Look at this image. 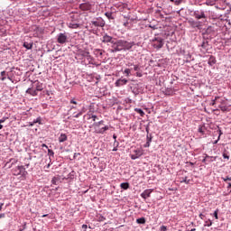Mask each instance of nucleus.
Instances as JSON below:
<instances>
[{"mask_svg":"<svg viewBox=\"0 0 231 231\" xmlns=\"http://www.w3.org/2000/svg\"><path fill=\"white\" fill-rule=\"evenodd\" d=\"M134 46V42H129L125 40H116L114 45H112V53H116V51H126L127 50H131Z\"/></svg>","mask_w":231,"mask_h":231,"instance_id":"f257e3e1","label":"nucleus"},{"mask_svg":"<svg viewBox=\"0 0 231 231\" xmlns=\"http://www.w3.org/2000/svg\"><path fill=\"white\" fill-rule=\"evenodd\" d=\"M104 125V120H101L99 122L94 123L93 127H94V133L96 134H104L106 131H109V125Z\"/></svg>","mask_w":231,"mask_h":231,"instance_id":"f03ea898","label":"nucleus"},{"mask_svg":"<svg viewBox=\"0 0 231 231\" xmlns=\"http://www.w3.org/2000/svg\"><path fill=\"white\" fill-rule=\"evenodd\" d=\"M13 174L14 176H22V178L26 179L28 171H26V168H24V166H17L13 169Z\"/></svg>","mask_w":231,"mask_h":231,"instance_id":"7ed1b4c3","label":"nucleus"},{"mask_svg":"<svg viewBox=\"0 0 231 231\" xmlns=\"http://www.w3.org/2000/svg\"><path fill=\"white\" fill-rule=\"evenodd\" d=\"M57 42L59 44H66V42H68V34H66L65 32L59 33L57 36Z\"/></svg>","mask_w":231,"mask_h":231,"instance_id":"20e7f679","label":"nucleus"},{"mask_svg":"<svg viewBox=\"0 0 231 231\" xmlns=\"http://www.w3.org/2000/svg\"><path fill=\"white\" fill-rule=\"evenodd\" d=\"M153 46L154 48H157V50H160V48H163V39L155 38L153 40Z\"/></svg>","mask_w":231,"mask_h":231,"instance_id":"39448f33","label":"nucleus"},{"mask_svg":"<svg viewBox=\"0 0 231 231\" xmlns=\"http://www.w3.org/2000/svg\"><path fill=\"white\" fill-rule=\"evenodd\" d=\"M116 42V40L113 39V37H111L107 34L103 36L102 42H105V43L110 42L112 44V46H115Z\"/></svg>","mask_w":231,"mask_h":231,"instance_id":"423d86ee","label":"nucleus"},{"mask_svg":"<svg viewBox=\"0 0 231 231\" xmlns=\"http://www.w3.org/2000/svg\"><path fill=\"white\" fill-rule=\"evenodd\" d=\"M79 10H82L83 12H88V10H91V4H89V2L80 4Z\"/></svg>","mask_w":231,"mask_h":231,"instance_id":"0eeeda50","label":"nucleus"},{"mask_svg":"<svg viewBox=\"0 0 231 231\" xmlns=\"http://www.w3.org/2000/svg\"><path fill=\"white\" fill-rule=\"evenodd\" d=\"M32 88H35V90L37 92L42 91V89H44V87H43L42 83H41L40 81H34L33 85H32Z\"/></svg>","mask_w":231,"mask_h":231,"instance_id":"6e6552de","label":"nucleus"},{"mask_svg":"<svg viewBox=\"0 0 231 231\" xmlns=\"http://www.w3.org/2000/svg\"><path fill=\"white\" fill-rule=\"evenodd\" d=\"M151 194H152V189H145L141 194V198H143V199H147V198H151Z\"/></svg>","mask_w":231,"mask_h":231,"instance_id":"1a4fd4ad","label":"nucleus"},{"mask_svg":"<svg viewBox=\"0 0 231 231\" xmlns=\"http://www.w3.org/2000/svg\"><path fill=\"white\" fill-rule=\"evenodd\" d=\"M125 84H127V79H119L115 83L116 88H122V86H125Z\"/></svg>","mask_w":231,"mask_h":231,"instance_id":"9d476101","label":"nucleus"},{"mask_svg":"<svg viewBox=\"0 0 231 231\" xmlns=\"http://www.w3.org/2000/svg\"><path fill=\"white\" fill-rule=\"evenodd\" d=\"M194 17L195 19H207V15H205L204 12H195Z\"/></svg>","mask_w":231,"mask_h":231,"instance_id":"9b49d317","label":"nucleus"},{"mask_svg":"<svg viewBox=\"0 0 231 231\" xmlns=\"http://www.w3.org/2000/svg\"><path fill=\"white\" fill-rule=\"evenodd\" d=\"M134 152V154L131 155L132 160H137V158H140L143 154L141 150H135Z\"/></svg>","mask_w":231,"mask_h":231,"instance_id":"f8f14e48","label":"nucleus"},{"mask_svg":"<svg viewBox=\"0 0 231 231\" xmlns=\"http://www.w3.org/2000/svg\"><path fill=\"white\" fill-rule=\"evenodd\" d=\"M26 93H28L29 95H31L32 97H37L38 95V92L35 88H30L26 90Z\"/></svg>","mask_w":231,"mask_h":231,"instance_id":"ddd939ff","label":"nucleus"},{"mask_svg":"<svg viewBox=\"0 0 231 231\" xmlns=\"http://www.w3.org/2000/svg\"><path fill=\"white\" fill-rule=\"evenodd\" d=\"M189 24L193 28H199L201 26V23L199 22H195V21H189Z\"/></svg>","mask_w":231,"mask_h":231,"instance_id":"4468645a","label":"nucleus"},{"mask_svg":"<svg viewBox=\"0 0 231 231\" xmlns=\"http://www.w3.org/2000/svg\"><path fill=\"white\" fill-rule=\"evenodd\" d=\"M92 24H93V26H97V27H103L104 26V22L103 21H93L92 22Z\"/></svg>","mask_w":231,"mask_h":231,"instance_id":"2eb2a0df","label":"nucleus"},{"mask_svg":"<svg viewBox=\"0 0 231 231\" xmlns=\"http://www.w3.org/2000/svg\"><path fill=\"white\" fill-rule=\"evenodd\" d=\"M66 140H68V135H66V134H61L59 137V142L62 143L66 142Z\"/></svg>","mask_w":231,"mask_h":231,"instance_id":"dca6fc26","label":"nucleus"},{"mask_svg":"<svg viewBox=\"0 0 231 231\" xmlns=\"http://www.w3.org/2000/svg\"><path fill=\"white\" fill-rule=\"evenodd\" d=\"M120 187L123 190H127V189H129V182H123L120 184Z\"/></svg>","mask_w":231,"mask_h":231,"instance_id":"f3484780","label":"nucleus"},{"mask_svg":"<svg viewBox=\"0 0 231 231\" xmlns=\"http://www.w3.org/2000/svg\"><path fill=\"white\" fill-rule=\"evenodd\" d=\"M35 124H41V117H38L37 119L33 120V122L29 123V125L31 127H33V125H35Z\"/></svg>","mask_w":231,"mask_h":231,"instance_id":"a211bd4d","label":"nucleus"},{"mask_svg":"<svg viewBox=\"0 0 231 231\" xmlns=\"http://www.w3.org/2000/svg\"><path fill=\"white\" fill-rule=\"evenodd\" d=\"M145 217H140L136 219V223H138V225H145Z\"/></svg>","mask_w":231,"mask_h":231,"instance_id":"6ab92c4d","label":"nucleus"},{"mask_svg":"<svg viewBox=\"0 0 231 231\" xmlns=\"http://www.w3.org/2000/svg\"><path fill=\"white\" fill-rule=\"evenodd\" d=\"M135 113H138L140 116H145V112L142 108H134Z\"/></svg>","mask_w":231,"mask_h":231,"instance_id":"aec40b11","label":"nucleus"},{"mask_svg":"<svg viewBox=\"0 0 231 231\" xmlns=\"http://www.w3.org/2000/svg\"><path fill=\"white\" fill-rule=\"evenodd\" d=\"M209 66H214L216 64V58L214 56H211L208 60Z\"/></svg>","mask_w":231,"mask_h":231,"instance_id":"412c9836","label":"nucleus"},{"mask_svg":"<svg viewBox=\"0 0 231 231\" xmlns=\"http://www.w3.org/2000/svg\"><path fill=\"white\" fill-rule=\"evenodd\" d=\"M23 48H26V50H32L33 48V43L24 42Z\"/></svg>","mask_w":231,"mask_h":231,"instance_id":"4be33fe9","label":"nucleus"},{"mask_svg":"<svg viewBox=\"0 0 231 231\" xmlns=\"http://www.w3.org/2000/svg\"><path fill=\"white\" fill-rule=\"evenodd\" d=\"M219 109L223 111V113H226L228 111V106L220 105Z\"/></svg>","mask_w":231,"mask_h":231,"instance_id":"5701e85b","label":"nucleus"},{"mask_svg":"<svg viewBox=\"0 0 231 231\" xmlns=\"http://www.w3.org/2000/svg\"><path fill=\"white\" fill-rule=\"evenodd\" d=\"M180 183H186V185H189V183H190V180H189L187 177H184L180 180Z\"/></svg>","mask_w":231,"mask_h":231,"instance_id":"b1692460","label":"nucleus"},{"mask_svg":"<svg viewBox=\"0 0 231 231\" xmlns=\"http://www.w3.org/2000/svg\"><path fill=\"white\" fill-rule=\"evenodd\" d=\"M208 157V163H211V162H216V157L207 155Z\"/></svg>","mask_w":231,"mask_h":231,"instance_id":"393cba45","label":"nucleus"},{"mask_svg":"<svg viewBox=\"0 0 231 231\" xmlns=\"http://www.w3.org/2000/svg\"><path fill=\"white\" fill-rule=\"evenodd\" d=\"M5 75H6V71L4 70L1 72V77H2L1 80L3 81L6 80Z\"/></svg>","mask_w":231,"mask_h":231,"instance_id":"a878e982","label":"nucleus"},{"mask_svg":"<svg viewBox=\"0 0 231 231\" xmlns=\"http://www.w3.org/2000/svg\"><path fill=\"white\" fill-rule=\"evenodd\" d=\"M69 27L73 28V29H77V28H79V23H69Z\"/></svg>","mask_w":231,"mask_h":231,"instance_id":"bb28decb","label":"nucleus"},{"mask_svg":"<svg viewBox=\"0 0 231 231\" xmlns=\"http://www.w3.org/2000/svg\"><path fill=\"white\" fill-rule=\"evenodd\" d=\"M212 225V220L208 219V221H205L204 226H210Z\"/></svg>","mask_w":231,"mask_h":231,"instance_id":"cd10ccee","label":"nucleus"},{"mask_svg":"<svg viewBox=\"0 0 231 231\" xmlns=\"http://www.w3.org/2000/svg\"><path fill=\"white\" fill-rule=\"evenodd\" d=\"M124 73L126 74V77H129L131 75V69H125Z\"/></svg>","mask_w":231,"mask_h":231,"instance_id":"c85d7f7f","label":"nucleus"},{"mask_svg":"<svg viewBox=\"0 0 231 231\" xmlns=\"http://www.w3.org/2000/svg\"><path fill=\"white\" fill-rule=\"evenodd\" d=\"M54 154H55V152H53V150H51V149L48 150V155L49 156H53Z\"/></svg>","mask_w":231,"mask_h":231,"instance_id":"c756f323","label":"nucleus"},{"mask_svg":"<svg viewBox=\"0 0 231 231\" xmlns=\"http://www.w3.org/2000/svg\"><path fill=\"white\" fill-rule=\"evenodd\" d=\"M151 142H152V139H148L147 143H145L144 147H151Z\"/></svg>","mask_w":231,"mask_h":231,"instance_id":"7c9ffc66","label":"nucleus"},{"mask_svg":"<svg viewBox=\"0 0 231 231\" xmlns=\"http://www.w3.org/2000/svg\"><path fill=\"white\" fill-rule=\"evenodd\" d=\"M93 116V114H87L86 116H85V117L87 118V120H91V116Z\"/></svg>","mask_w":231,"mask_h":231,"instance_id":"2f4dec72","label":"nucleus"},{"mask_svg":"<svg viewBox=\"0 0 231 231\" xmlns=\"http://www.w3.org/2000/svg\"><path fill=\"white\" fill-rule=\"evenodd\" d=\"M82 56L83 57H89V52L88 51H83Z\"/></svg>","mask_w":231,"mask_h":231,"instance_id":"473e14b6","label":"nucleus"},{"mask_svg":"<svg viewBox=\"0 0 231 231\" xmlns=\"http://www.w3.org/2000/svg\"><path fill=\"white\" fill-rule=\"evenodd\" d=\"M223 181H231V177L222 178Z\"/></svg>","mask_w":231,"mask_h":231,"instance_id":"72a5a7b5","label":"nucleus"},{"mask_svg":"<svg viewBox=\"0 0 231 231\" xmlns=\"http://www.w3.org/2000/svg\"><path fill=\"white\" fill-rule=\"evenodd\" d=\"M217 212H218L217 209L215 210V212H214V217H215V219H219V217H217Z\"/></svg>","mask_w":231,"mask_h":231,"instance_id":"f704fd0d","label":"nucleus"},{"mask_svg":"<svg viewBox=\"0 0 231 231\" xmlns=\"http://www.w3.org/2000/svg\"><path fill=\"white\" fill-rule=\"evenodd\" d=\"M70 104H73L74 106H77V100L75 98H72L70 100Z\"/></svg>","mask_w":231,"mask_h":231,"instance_id":"c9c22d12","label":"nucleus"},{"mask_svg":"<svg viewBox=\"0 0 231 231\" xmlns=\"http://www.w3.org/2000/svg\"><path fill=\"white\" fill-rule=\"evenodd\" d=\"M93 122H97V118H98L96 115L91 116Z\"/></svg>","mask_w":231,"mask_h":231,"instance_id":"e433bc0d","label":"nucleus"},{"mask_svg":"<svg viewBox=\"0 0 231 231\" xmlns=\"http://www.w3.org/2000/svg\"><path fill=\"white\" fill-rule=\"evenodd\" d=\"M160 231H167V227L165 226H162L160 227Z\"/></svg>","mask_w":231,"mask_h":231,"instance_id":"4c0bfd02","label":"nucleus"},{"mask_svg":"<svg viewBox=\"0 0 231 231\" xmlns=\"http://www.w3.org/2000/svg\"><path fill=\"white\" fill-rule=\"evenodd\" d=\"M223 158L226 160H230V156H228L226 153H223Z\"/></svg>","mask_w":231,"mask_h":231,"instance_id":"58836bf2","label":"nucleus"},{"mask_svg":"<svg viewBox=\"0 0 231 231\" xmlns=\"http://www.w3.org/2000/svg\"><path fill=\"white\" fill-rule=\"evenodd\" d=\"M219 97H216L215 99L212 101L211 106H216V100H217Z\"/></svg>","mask_w":231,"mask_h":231,"instance_id":"ea45409f","label":"nucleus"},{"mask_svg":"<svg viewBox=\"0 0 231 231\" xmlns=\"http://www.w3.org/2000/svg\"><path fill=\"white\" fill-rule=\"evenodd\" d=\"M208 157H207V155H206V157L202 160V162L203 163H208Z\"/></svg>","mask_w":231,"mask_h":231,"instance_id":"a19ab883","label":"nucleus"},{"mask_svg":"<svg viewBox=\"0 0 231 231\" xmlns=\"http://www.w3.org/2000/svg\"><path fill=\"white\" fill-rule=\"evenodd\" d=\"M82 229H83V231L88 230V225H86V224L82 225Z\"/></svg>","mask_w":231,"mask_h":231,"instance_id":"79ce46f5","label":"nucleus"},{"mask_svg":"<svg viewBox=\"0 0 231 231\" xmlns=\"http://www.w3.org/2000/svg\"><path fill=\"white\" fill-rule=\"evenodd\" d=\"M134 71H138V69H140V66L134 65Z\"/></svg>","mask_w":231,"mask_h":231,"instance_id":"37998d69","label":"nucleus"},{"mask_svg":"<svg viewBox=\"0 0 231 231\" xmlns=\"http://www.w3.org/2000/svg\"><path fill=\"white\" fill-rule=\"evenodd\" d=\"M79 116H82V112H79L76 116H74V118H79Z\"/></svg>","mask_w":231,"mask_h":231,"instance_id":"c03bdc74","label":"nucleus"},{"mask_svg":"<svg viewBox=\"0 0 231 231\" xmlns=\"http://www.w3.org/2000/svg\"><path fill=\"white\" fill-rule=\"evenodd\" d=\"M5 122H6V118L3 117L2 119H0V124H5Z\"/></svg>","mask_w":231,"mask_h":231,"instance_id":"a18cd8bd","label":"nucleus"},{"mask_svg":"<svg viewBox=\"0 0 231 231\" xmlns=\"http://www.w3.org/2000/svg\"><path fill=\"white\" fill-rule=\"evenodd\" d=\"M111 15H112L111 13H106V16L108 17V19L111 18Z\"/></svg>","mask_w":231,"mask_h":231,"instance_id":"49530a36","label":"nucleus"},{"mask_svg":"<svg viewBox=\"0 0 231 231\" xmlns=\"http://www.w3.org/2000/svg\"><path fill=\"white\" fill-rule=\"evenodd\" d=\"M199 133H203V126L199 127Z\"/></svg>","mask_w":231,"mask_h":231,"instance_id":"de8ad7c7","label":"nucleus"},{"mask_svg":"<svg viewBox=\"0 0 231 231\" xmlns=\"http://www.w3.org/2000/svg\"><path fill=\"white\" fill-rule=\"evenodd\" d=\"M182 1L183 0H177V1H175V5H180V4H181Z\"/></svg>","mask_w":231,"mask_h":231,"instance_id":"09e8293b","label":"nucleus"},{"mask_svg":"<svg viewBox=\"0 0 231 231\" xmlns=\"http://www.w3.org/2000/svg\"><path fill=\"white\" fill-rule=\"evenodd\" d=\"M100 56H102L103 55V52H102V51H100V50H97V51H96Z\"/></svg>","mask_w":231,"mask_h":231,"instance_id":"8fccbe9b","label":"nucleus"},{"mask_svg":"<svg viewBox=\"0 0 231 231\" xmlns=\"http://www.w3.org/2000/svg\"><path fill=\"white\" fill-rule=\"evenodd\" d=\"M136 77H143L142 72H136Z\"/></svg>","mask_w":231,"mask_h":231,"instance_id":"3c124183","label":"nucleus"},{"mask_svg":"<svg viewBox=\"0 0 231 231\" xmlns=\"http://www.w3.org/2000/svg\"><path fill=\"white\" fill-rule=\"evenodd\" d=\"M70 109H77V105H73L70 106Z\"/></svg>","mask_w":231,"mask_h":231,"instance_id":"603ef678","label":"nucleus"},{"mask_svg":"<svg viewBox=\"0 0 231 231\" xmlns=\"http://www.w3.org/2000/svg\"><path fill=\"white\" fill-rule=\"evenodd\" d=\"M50 167H51V164L48 163L46 166H44V169H50Z\"/></svg>","mask_w":231,"mask_h":231,"instance_id":"864d4df0","label":"nucleus"},{"mask_svg":"<svg viewBox=\"0 0 231 231\" xmlns=\"http://www.w3.org/2000/svg\"><path fill=\"white\" fill-rule=\"evenodd\" d=\"M199 217H200V219H203V217H205V215H203V214H199Z\"/></svg>","mask_w":231,"mask_h":231,"instance_id":"5fc2aeb1","label":"nucleus"},{"mask_svg":"<svg viewBox=\"0 0 231 231\" xmlns=\"http://www.w3.org/2000/svg\"><path fill=\"white\" fill-rule=\"evenodd\" d=\"M5 217V213L0 214V219Z\"/></svg>","mask_w":231,"mask_h":231,"instance_id":"6e6d98bb","label":"nucleus"},{"mask_svg":"<svg viewBox=\"0 0 231 231\" xmlns=\"http://www.w3.org/2000/svg\"><path fill=\"white\" fill-rule=\"evenodd\" d=\"M42 147H45V149H48V145H46L44 143L42 144Z\"/></svg>","mask_w":231,"mask_h":231,"instance_id":"4d7b16f0","label":"nucleus"},{"mask_svg":"<svg viewBox=\"0 0 231 231\" xmlns=\"http://www.w3.org/2000/svg\"><path fill=\"white\" fill-rule=\"evenodd\" d=\"M220 137H221V134L218 136L217 140L214 142V143H217V141L219 140Z\"/></svg>","mask_w":231,"mask_h":231,"instance_id":"13d9d810","label":"nucleus"},{"mask_svg":"<svg viewBox=\"0 0 231 231\" xmlns=\"http://www.w3.org/2000/svg\"><path fill=\"white\" fill-rule=\"evenodd\" d=\"M79 155H80V153H74V158H77Z\"/></svg>","mask_w":231,"mask_h":231,"instance_id":"bf43d9fd","label":"nucleus"},{"mask_svg":"<svg viewBox=\"0 0 231 231\" xmlns=\"http://www.w3.org/2000/svg\"><path fill=\"white\" fill-rule=\"evenodd\" d=\"M42 217H48V214L42 215Z\"/></svg>","mask_w":231,"mask_h":231,"instance_id":"052dcab7","label":"nucleus"},{"mask_svg":"<svg viewBox=\"0 0 231 231\" xmlns=\"http://www.w3.org/2000/svg\"><path fill=\"white\" fill-rule=\"evenodd\" d=\"M55 180H56V179L53 178L52 180H51V182H52V183H55Z\"/></svg>","mask_w":231,"mask_h":231,"instance_id":"680f3d73","label":"nucleus"},{"mask_svg":"<svg viewBox=\"0 0 231 231\" xmlns=\"http://www.w3.org/2000/svg\"><path fill=\"white\" fill-rule=\"evenodd\" d=\"M113 138H114V140H116V135L114 134V135H113Z\"/></svg>","mask_w":231,"mask_h":231,"instance_id":"e2e57ef3","label":"nucleus"},{"mask_svg":"<svg viewBox=\"0 0 231 231\" xmlns=\"http://www.w3.org/2000/svg\"><path fill=\"white\" fill-rule=\"evenodd\" d=\"M3 205H4V204L2 203L1 206H0V210H1V208H3Z\"/></svg>","mask_w":231,"mask_h":231,"instance_id":"0e129e2a","label":"nucleus"},{"mask_svg":"<svg viewBox=\"0 0 231 231\" xmlns=\"http://www.w3.org/2000/svg\"><path fill=\"white\" fill-rule=\"evenodd\" d=\"M189 231H196V228H192L191 230H189Z\"/></svg>","mask_w":231,"mask_h":231,"instance_id":"69168bd1","label":"nucleus"},{"mask_svg":"<svg viewBox=\"0 0 231 231\" xmlns=\"http://www.w3.org/2000/svg\"><path fill=\"white\" fill-rule=\"evenodd\" d=\"M0 129H3V125L0 124Z\"/></svg>","mask_w":231,"mask_h":231,"instance_id":"338daca9","label":"nucleus"},{"mask_svg":"<svg viewBox=\"0 0 231 231\" xmlns=\"http://www.w3.org/2000/svg\"><path fill=\"white\" fill-rule=\"evenodd\" d=\"M128 66H133V63H128Z\"/></svg>","mask_w":231,"mask_h":231,"instance_id":"774afa93","label":"nucleus"}]
</instances>
